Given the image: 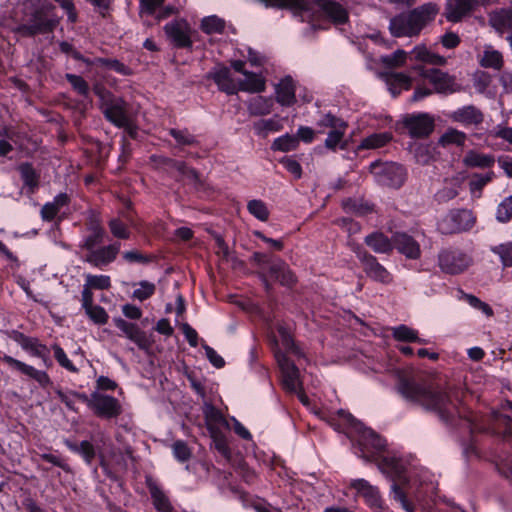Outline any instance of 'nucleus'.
I'll list each match as a JSON object with an SVG mask.
<instances>
[{
	"label": "nucleus",
	"instance_id": "338daca9",
	"mask_svg": "<svg viewBox=\"0 0 512 512\" xmlns=\"http://www.w3.org/2000/svg\"><path fill=\"white\" fill-rule=\"evenodd\" d=\"M93 91L100 100V109L107 106L109 102H112L114 99H116V97L101 84L94 85Z\"/></svg>",
	"mask_w": 512,
	"mask_h": 512
},
{
	"label": "nucleus",
	"instance_id": "0e129e2a",
	"mask_svg": "<svg viewBox=\"0 0 512 512\" xmlns=\"http://www.w3.org/2000/svg\"><path fill=\"white\" fill-rule=\"evenodd\" d=\"M173 454L180 462H185L191 457V450L184 441L178 440L172 445Z\"/></svg>",
	"mask_w": 512,
	"mask_h": 512
},
{
	"label": "nucleus",
	"instance_id": "e2e57ef3",
	"mask_svg": "<svg viewBox=\"0 0 512 512\" xmlns=\"http://www.w3.org/2000/svg\"><path fill=\"white\" fill-rule=\"evenodd\" d=\"M109 228L114 237L119 239H128L130 232L127 226L119 219H112L109 221Z\"/></svg>",
	"mask_w": 512,
	"mask_h": 512
},
{
	"label": "nucleus",
	"instance_id": "f03ea898",
	"mask_svg": "<svg viewBox=\"0 0 512 512\" xmlns=\"http://www.w3.org/2000/svg\"><path fill=\"white\" fill-rule=\"evenodd\" d=\"M437 14L433 4L422 5L410 12L401 13L390 20L389 30L395 37H413L431 22Z\"/></svg>",
	"mask_w": 512,
	"mask_h": 512
},
{
	"label": "nucleus",
	"instance_id": "c03bdc74",
	"mask_svg": "<svg viewBox=\"0 0 512 512\" xmlns=\"http://www.w3.org/2000/svg\"><path fill=\"white\" fill-rule=\"evenodd\" d=\"M299 145V141L297 137L285 134L278 138H276L272 143V150L281 151V152H289L296 150Z\"/></svg>",
	"mask_w": 512,
	"mask_h": 512
},
{
	"label": "nucleus",
	"instance_id": "2eb2a0df",
	"mask_svg": "<svg viewBox=\"0 0 512 512\" xmlns=\"http://www.w3.org/2000/svg\"><path fill=\"white\" fill-rule=\"evenodd\" d=\"M465 180L466 175L463 172L445 178L442 187L435 194L436 200L439 203H446L455 199L462 190Z\"/></svg>",
	"mask_w": 512,
	"mask_h": 512
},
{
	"label": "nucleus",
	"instance_id": "ddd939ff",
	"mask_svg": "<svg viewBox=\"0 0 512 512\" xmlns=\"http://www.w3.org/2000/svg\"><path fill=\"white\" fill-rule=\"evenodd\" d=\"M276 358L282 372L285 389L290 392H297L301 387L298 368L284 354L278 352L276 353Z\"/></svg>",
	"mask_w": 512,
	"mask_h": 512
},
{
	"label": "nucleus",
	"instance_id": "49530a36",
	"mask_svg": "<svg viewBox=\"0 0 512 512\" xmlns=\"http://www.w3.org/2000/svg\"><path fill=\"white\" fill-rule=\"evenodd\" d=\"M85 314L88 318L97 325H104L108 322L109 315L106 310L100 305H91L84 308Z\"/></svg>",
	"mask_w": 512,
	"mask_h": 512
},
{
	"label": "nucleus",
	"instance_id": "aec40b11",
	"mask_svg": "<svg viewBox=\"0 0 512 512\" xmlns=\"http://www.w3.org/2000/svg\"><path fill=\"white\" fill-rule=\"evenodd\" d=\"M405 126L412 137L423 138L432 133L434 120L428 114H420L407 118L405 120Z\"/></svg>",
	"mask_w": 512,
	"mask_h": 512
},
{
	"label": "nucleus",
	"instance_id": "774afa93",
	"mask_svg": "<svg viewBox=\"0 0 512 512\" xmlns=\"http://www.w3.org/2000/svg\"><path fill=\"white\" fill-rule=\"evenodd\" d=\"M280 163L285 167V169L290 172L296 179L301 178L302 176V168L300 163L293 159L292 157H283L280 160Z\"/></svg>",
	"mask_w": 512,
	"mask_h": 512
},
{
	"label": "nucleus",
	"instance_id": "393cba45",
	"mask_svg": "<svg viewBox=\"0 0 512 512\" xmlns=\"http://www.w3.org/2000/svg\"><path fill=\"white\" fill-rule=\"evenodd\" d=\"M146 485L149 489L154 508L158 512H173L174 508L164 490L151 478H147Z\"/></svg>",
	"mask_w": 512,
	"mask_h": 512
},
{
	"label": "nucleus",
	"instance_id": "dca6fc26",
	"mask_svg": "<svg viewBox=\"0 0 512 512\" xmlns=\"http://www.w3.org/2000/svg\"><path fill=\"white\" fill-rule=\"evenodd\" d=\"M101 110L105 118L115 126L122 128L130 125L127 103L122 98L114 99Z\"/></svg>",
	"mask_w": 512,
	"mask_h": 512
},
{
	"label": "nucleus",
	"instance_id": "79ce46f5",
	"mask_svg": "<svg viewBox=\"0 0 512 512\" xmlns=\"http://www.w3.org/2000/svg\"><path fill=\"white\" fill-rule=\"evenodd\" d=\"M282 129V125L275 119H261L253 124V130L260 137H267L271 132H278Z\"/></svg>",
	"mask_w": 512,
	"mask_h": 512
},
{
	"label": "nucleus",
	"instance_id": "a18cd8bd",
	"mask_svg": "<svg viewBox=\"0 0 512 512\" xmlns=\"http://www.w3.org/2000/svg\"><path fill=\"white\" fill-rule=\"evenodd\" d=\"M91 64L109 68L121 75H130L132 73L131 69L128 66H126L117 59L96 58L93 62H91Z\"/></svg>",
	"mask_w": 512,
	"mask_h": 512
},
{
	"label": "nucleus",
	"instance_id": "5fc2aeb1",
	"mask_svg": "<svg viewBox=\"0 0 512 512\" xmlns=\"http://www.w3.org/2000/svg\"><path fill=\"white\" fill-rule=\"evenodd\" d=\"M156 290L154 283L149 281H141L138 283V287L133 291L132 297L139 301H145L149 299Z\"/></svg>",
	"mask_w": 512,
	"mask_h": 512
},
{
	"label": "nucleus",
	"instance_id": "6e6d98bb",
	"mask_svg": "<svg viewBox=\"0 0 512 512\" xmlns=\"http://www.w3.org/2000/svg\"><path fill=\"white\" fill-rule=\"evenodd\" d=\"M512 218V195L503 199L497 207L496 219L506 223Z\"/></svg>",
	"mask_w": 512,
	"mask_h": 512
},
{
	"label": "nucleus",
	"instance_id": "4c0bfd02",
	"mask_svg": "<svg viewBox=\"0 0 512 512\" xmlns=\"http://www.w3.org/2000/svg\"><path fill=\"white\" fill-rule=\"evenodd\" d=\"M272 107L273 101L271 98L257 96L250 101L248 110L251 115L263 116L271 113Z\"/></svg>",
	"mask_w": 512,
	"mask_h": 512
},
{
	"label": "nucleus",
	"instance_id": "9b49d317",
	"mask_svg": "<svg viewBox=\"0 0 512 512\" xmlns=\"http://www.w3.org/2000/svg\"><path fill=\"white\" fill-rule=\"evenodd\" d=\"M484 0H447L444 15L447 21L457 23L470 16Z\"/></svg>",
	"mask_w": 512,
	"mask_h": 512
},
{
	"label": "nucleus",
	"instance_id": "864d4df0",
	"mask_svg": "<svg viewBox=\"0 0 512 512\" xmlns=\"http://www.w3.org/2000/svg\"><path fill=\"white\" fill-rule=\"evenodd\" d=\"M491 251L500 257L504 266H512V241L494 246Z\"/></svg>",
	"mask_w": 512,
	"mask_h": 512
},
{
	"label": "nucleus",
	"instance_id": "09e8293b",
	"mask_svg": "<svg viewBox=\"0 0 512 512\" xmlns=\"http://www.w3.org/2000/svg\"><path fill=\"white\" fill-rule=\"evenodd\" d=\"M224 28V21L217 16L205 17L201 22V29L207 34L222 33Z\"/></svg>",
	"mask_w": 512,
	"mask_h": 512
},
{
	"label": "nucleus",
	"instance_id": "b1692460",
	"mask_svg": "<svg viewBox=\"0 0 512 512\" xmlns=\"http://www.w3.org/2000/svg\"><path fill=\"white\" fill-rule=\"evenodd\" d=\"M488 22L498 33L512 30V8H500L488 14Z\"/></svg>",
	"mask_w": 512,
	"mask_h": 512
},
{
	"label": "nucleus",
	"instance_id": "e433bc0d",
	"mask_svg": "<svg viewBox=\"0 0 512 512\" xmlns=\"http://www.w3.org/2000/svg\"><path fill=\"white\" fill-rule=\"evenodd\" d=\"M392 140L389 132L374 133L365 137L358 146L359 150L377 149L385 146Z\"/></svg>",
	"mask_w": 512,
	"mask_h": 512
},
{
	"label": "nucleus",
	"instance_id": "423d86ee",
	"mask_svg": "<svg viewBox=\"0 0 512 512\" xmlns=\"http://www.w3.org/2000/svg\"><path fill=\"white\" fill-rule=\"evenodd\" d=\"M472 264V258L459 249H444L438 254V265L442 272L456 275Z\"/></svg>",
	"mask_w": 512,
	"mask_h": 512
},
{
	"label": "nucleus",
	"instance_id": "37998d69",
	"mask_svg": "<svg viewBox=\"0 0 512 512\" xmlns=\"http://www.w3.org/2000/svg\"><path fill=\"white\" fill-rule=\"evenodd\" d=\"M346 129L347 123H344L341 125V127H337L333 130H330L324 142L325 147L332 151H335L337 147L343 149L345 145L341 143L345 135Z\"/></svg>",
	"mask_w": 512,
	"mask_h": 512
},
{
	"label": "nucleus",
	"instance_id": "8fccbe9b",
	"mask_svg": "<svg viewBox=\"0 0 512 512\" xmlns=\"http://www.w3.org/2000/svg\"><path fill=\"white\" fill-rule=\"evenodd\" d=\"M204 416L205 421L210 430L214 428V426L221 425L225 423V419L222 413L212 405H206L204 408Z\"/></svg>",
	"mask_w": 512,
	"mask_h": 512
},
{
	"label": "nucleus",
	"instance_id": "052dcab7",
	"mask_svg": "<svg viewBox=\"0 0 512 512\" xmlns=\"http://www.w3.org/2000/svg\"><path fill=\"white\" fill-rule=\"evenodd\" d=\"M463 299L473 308L480 310L487 317L493 316L492 308L485 302L481 301L479 298L472 294H463Z\"/></svg>",
	"mask_w": 512,
	"mask_h": 512
},
{
	"label": "nucleus",
	"instance_id": "9d476101",
	"mask_svg": "<svg viewBox=\"0 0 512 512\" xmlns=\"http://www.w3.org/2000/svg\"><path fill=\"white\" fill-rule=\"evenodd\" d=\"M167 38L177 48H190L192 46V28L185 19H175L164 26Z\"/></svg>",
	"mask_w": 512,
	"mask_h": 512
},
{
	"label": "nucleus",
	"instance_id": "473e14b6",
	"mask_svg": "<svg viewBox=\"0 0 512 512\" xmlns=\"http://www.w3.org/2000/svg\"><path fill=\"white\" fill-rule=\"evenodd\" d=\"M416 61L424 62L435 66H444L447 59L429 50L425 45H417L411 52Z\"/></svg>",
	"mask_w": 512,
	"mask_h": 512
},
{
	"label": "nucleus",
	"instance_id": "7c9ffc66",
	"mask_svg": "<svg viewBox=\"0 0 512 512\" xmlns=\"http://www.w3.org/2000/svg\"><path fill=\"white\" fill-rule=\"evenodd\" d=\"M494 163L495 157L492 154H484L475 150H469L463 158V164L469 168H491Z\"/></svg>",
	"mask_w": 512,
	"mask_h": 512
},
{
	"label": "nucleus",
	"instance_id": "603ef678",
	"mask_svg": "<svg viewBox=\"0 0 512 512\" xmlns=\"http://www.w3.org/2000/svg\"><path fill=\"white\" fill-rule=\"evenodd\" d=\"M407 52L402 49H398L390 55L381 57V62L390 68L401 67L406 63Z\"/></svg>",
	"mask_w": 512,
	"mask_h": 512
},
{
	"label": "nucleus",
	"instance_id": "13d9d810",
	"mask_svg": "<svg viewBox=\"0 0 512 512\" xmlns=\"http://www.w3.org/2000/svg\"><path fill=\"white\" fill-rule=\"evenodd\" d=\"M494 177V173L492 171L487 172L486 174H476L473 179L469 183L470 191L472 194L476 192L481 193V190L485 185H487Z\"/></svg>",
	"mask_w": 512,
	"mask_h": 512
},
{
	"label": "nucleus",
	"instance_id": "72a5a7b5",
	"mask_svg": "<svg viewBox=\"0 0 512 512\" xmlns=\"http://www.w3.org/2000/svg\"><path fill=\"white\" fill-rule=\"evenodd\" d=\"M385 79L394 96L401 90H409L412 87V78L405 73H387Z\"/></svg>",
	"mask_w": 512,
	"mask_h": 512
},
{
	"label": "nucleus",
	"instance_id": "2f4dec72",
	"mask_svg": "<svg viewBox=\"0 0 512 512\" xmlns=\"http://www.w3.org/2000/svg\"><path fill=\"white\" fill-rule=\"evenodd\" d=\"M269 272L271 277L275 278L284 286L291 287L296 283V276L288 265L281 260L273 263L269 268Z\"/></svg>",
	"mask_w": 512,
	"mask_h": 512
},
{
	"label": "nucleus",
	"instance_id": "c9c22d12",
	"mask_svg": "<svg viewBox=\"0 0 512 512\" xmlns=\"http://www.w3.org/2000/svg\"><path fill=\"white\" fill-rule=\"evenodd\" d=\"M365 243L376 253H389L393 249V240L380 232L366 236Z\"/></svg>",
	"mask_w": 512,
	"mask_h": 512
},
{
	"label": "nucleus",
	"instance_id": "4d7b16f0",
	"mask_svg": "<svg viewBox=\"0 0 512 512\" xmlns=\"http://www.w3.org/2000/svg\"><path fill=\"white\" fill-rule=\"evenodd\" d=\"M66 79L79 95L84 97L89 95V85L83 77L75 74H66Z\"/></svg>",
	"mask_w": 512,
	"mask_h": 512
},
{
	"label": "nucleus",
	"instance_id": "a211bd4d",
	"mask_svg": "<svg viewBox=\"0 0 512 512\" xmlns=\"http://www.w3.org/2000/svg\"><path fill=\"white\" fill-rule=\"evenodd\" d=\"M350 487L353 488L359 496L363 497L371 508L376 510L382 509V499L378 488L371 485L367 480L354 479L350 482Z\"/></svg>",
	"mask_w": 512,
	"mask_h": 512
},
{
	"label": "nucleus",
	"instance_id": "f257e3e1",
	"mask_svg": "<svg viewBox=\"0 0 512 512\" xmlns=\"http://www.w3.org/2000/svg\"><path fill=\"white\" fill-rule=\"evenodd\" d=\"M398 391L408 401L436 412L444 421H448L452 414L453 406L446 393L433 392L425 386L410 381H402Z\"/></svg>",
	"mask_w": 512,
	"mask_h": 512
},
{
	"label": "nucleus",
	"instance_id": "a878e982",
	"mask_svg": "<svg viewBox=\"0 0 512 512\" xmlns=\"http://www.w3.org/2000/svg\"><path fill=\"white\" fill-rule=\"evenodd\" d=\"M317 5L336 24H343L348 20L347 10L334 0H318Z\"/></svg>",
	"mask_w": 512,
	"mask_h": 512
},
{
	"label": "nucleus",
	"instance_id": "c85d7f7f",
	"mask_svg": "<svg viewBox=\"0 0 512 512\" xmlns=\"http://www.w3.org/2000/svg\"><path fill=\"white\" fill-rule=\"evenodd\" d=\"M479 65L483 68L501 70L504 65L503 55L492 45H485L481 56L478 58Z\"/></svg>",
	"mask_w": 512,
	"mask_h": 512
},
{
	"label": "nucleus",
	"instance_id": "20e7f679",
	"mask_svg": "<svg viewBox=\"0 0 512 512\" xmlns=\"http://www.w3.org/2000/svg\"><path fill=\"white\" fill-rule=\"evenodd\" d=\"M23 10L30 11L28 19L21 17L19 31L25 35H36L51 32L59 23L57 18H47L42 10L35 9L30 0L23 2Z\"/></svg>",
	"mask_w": 512,
	"mask_h": 512
},
{
	"label": "nucleus",
	"instance_id": "ea45409f",
	"mask_svg": "<svg viewBox=\"0 0 512 512\" xmlns=\"http://www.w3.org/2000/svg\"><path fill=\"white\" fill-rule=\"evenodd\" d=\"M392 336L395 340L401 342L425 343L423 339L418 337V332L416 330L403 324L392 328Z\"/></svg>",
	"mask_w": 512,
	"mask_h": 512
},
{
	"label": "nucleus",
	"instance_id": "bb28decb",
	"mask_svg": "<svg viewBox=\"0 0 512 512\" xmlns=\"http://www.w3.org/2000/svg\"><path fill=\"white\" fill-rule=\"evenodd\" d=\"M276 100L282 106H291L295 103V83L289 76L280 80L275 88Z\"/></svg>",
	"mask_w": 512,
	"mask_h": 512
},
{
	"label": "nucleus",
	"instance_id": "cd10ccee",
	"mask_svg": "<svg viewBox=\"0 0 512 512\" xmlns=\"http://www.w3.org/2000/svg\"><path fill=\"white\" fill-rule=\"evenodd\" d=\"M211 75L221 91L231 95L238 92V82L232 78L229 68L218 67Z\"/></svg>",
	"mask_w": 512,
	"mask_h": 512
},
{
	"label": "nucleus",
	"instance_id": "5701e85b",
	"mask_svg": "<svg viewBox=\"0 0 512 512\" xmlns=\"http://www.w3.org/2000/svg\"><path fill=\"white\" fill-rule=\"evenodd\" d=\"M450 118L464 126L479 125L484 120L483 113L473 105L458 108L451 113Z\"/></svg>",
	"mask_w": 512,
	"mask_h": 512
},
{
	"label": "nucleus",
	"instance_id": "680f3d73",
	"mask_svg": "<svg viewBox=\"0 0 512 512\" xmlns=\"http://www.w3.org/2000/svg\"><path fill=\"white\" fill-rule=\"evenodd\" d=\"M169 134L176 140L180 145H194L196 144V138L188 130L170 129Z\"/></svg>",
	"mask_w": 512,
	"mask_h": 512
},
{
	"label": "nucleus",
	"instance_id": "69168bd1",
	"mask_svg": "<svg viewBox=\"0 0 512 512\" xmlns=\"http://www.w3.org/2000/svg\"><path fill=\"white\" fill-rule=\"evenodd\" d=\"M344 123L345 122L342 119L337 118L331 113H327L318 120L317 126L320 128H329L330 130H333L337 127H341V125Z\"/></svg>",
	"mask_w": 512,
	"mask_h": 512
},
{
	"label": "nucleus",
	"instance_id": "7ed1b4c3",
	"mask_svg": "<svg viewBox=\"0 0 512 512\" xmlns=\"http://www.w3.org/2000/svg\"><path fill=\"white\" fill-rule=\"evenodd\" d=\"M476 223L473 212L466 208L449 210L437 223V229L441 234L452 235L469 231Z\"/></svg>",
	"mask_w": 512,
	"mask_h": 512
},
{
	"label": "nucleus",
	"instance_id": "39448f33",
	"mask_svg": "<svg viewBox=\"0 0 512 512\" xmlns=\"http://www.w3.org/2000/svg\"><path fill=\"white\" fill-rule=\"evenodd\" d=\"M419 75L428 80L433 86L435 93L452 94L461 90V86L456 82L454 76L439 69H426L423 66H415L413 68Z\"/></svg>",
	"mask_w": 512,
	"mask_h": 512
},
{
	"label": "nucleus",
	"instance_id": "de8ad7c7",
	"mask_svg": "<svg viewBox=\"0 0 512 512\" xmlns=\"http://www.w3.org/2000/svg\"><path fill=\"white\" fill-rule=\"evenodd\" d=\"M247 209L251 215L258 220L265 222L269 218V210L262 200L253 199L248 202Z\"/></svg>",
	"mask_w": 512,
	"mask_h": 512
},
{
	"label": "nucleus",
	"instance_id": "f704fd0d",
	"mask_svg": "<svg viewBox=\"0 0 512 512\" xmlns=\"http://www.w3.org/2000/svg\"><path fill=\"white\" fill-rule=\"evenodd\" d=\"M69 203V197L65 193L56 195L52 202L46 203L41 209V217L44 221H52L60 209Z\"/></svg>",
	"mask_w": 512,
	"mask_h": 512
},
{
	"label": "nucleus",
	"instance_id": "412c9836",
	"mask_svg": "<svg viewBox=\"0 0 512 512\" xmlns=\"http://www.w3.org/2000/svg\"><path fill=\"white\" fill-rule=\"evenodd\" d=\"M361 457L369 460L385 447V441L372 430H365L358 441Z\"/></svg>",
	"mask_w": 512,
	"mask_h": 512
},
{
	"label": "nucleus",
	"instance_id": "6e6552de",
	"mask_svg": "<svg viewBox=\"0 0 512 512\" xmlns=\"http://www.w3.org/2000/svg\"><path fill=\"white\" fill-rule=\"evenodd\" d=\"M353 251L357 254L368 277L384 284L392 282L391 273L374 256L368 254L359 245H353Z\"/></svg>",
	"mask_w": 512,
	"mask_h": 512
},
{
	"label": "nucleus",
	"instance_id": "bf43d9fd",
	"mask_svg": "<svg viewBox=\"0 0 512 512\" xmlns=\"http://www.w3.org/2000/svg\"><path fill=\"white\" fill-rule=\"evenodd\" d=\"M52 349L54 351V357H55V359L57 360V362L59 363L60 366H62L63 368H65L66 370H68L70 372H77L78 371L76 366L68 358V356L65 353V351L58 344L52 345Z\"/></svg>",
	"mask_w": 512,
	"mask_h": 512
},
{
	"label": "nucleus",
	"instance_id": "f8f14e48",
	"mask_svg": "<svg viewBox=\"0 0 512 512\" xmlns=\"http://www.w3.org/2000/svg\"><path fill=\"white\" fill-rule=\"evenodd\" d=\"M113 322L123 335L134 342L140 349L147 350L150 348L151 342L148 336L137 324L128 322L121 317L114 318Z\"/></svg>",
	"mask_w": 512,
	"mask_h": 512
},
{
	"label": "nucleus",
	"instance_id": "3c124183",
	"mask_svg": "<svg viewBox=\"0 0 512 512\" xmlns=\"http://www.w3.org/2000/svg\"><path fill=\"white\" fill-rule=\"evenodd\" d=\"M85 283L97 290H107L111 287V279L108 275L86 274Z\"/></svg>",
	"mask_w": 512,
	"mask_h": 512
},
{
	"label": "nucleus",
	"instance_id": "a19ab883",
	"mask_svg": "<svg viewBox=\"0 0 512 512\" xmlns=\"http://www.w3.org/2000/svg\"><path fill=\"white\" fill-rule=\"evenodd\" d=\"M89 229L91 231L90 235L81 244V248L86 249L88 253L93 251L103 241L104 237V230L98 223L92 224Z\"/></svg>",
	"mask_w": 512,
	"mask_h": 512
},
{
	"label": "nucleus",
	"instance_id": "0eeeda50",
	"mask_svg": "<svg viewBox=\"0 0 512 512\" xmlns=\"http://www.w3.org/2000/svg\"><path fill=\"white\" fill-rule=\"evenodd\" d=\"M370 170L381 185L389 187H400L406 176L405 169L401 165L393 162H374L370 165Z\"/></svg>",
	"mask_w": 512,
	"mask_h": 512
},
{
	"label": "nucleus",
	"instance_id": "58836bf2",
	"mask_svg": "<svg viewBox=\"0 0 512 512\" xmlns=\"http://www.w3.org/2000/svg\"><path fill=\"white\" fill-rule=\"evenodd\" d=\"M466 141V134L454 128H450L439 138V145L442 147L463 146Z\"/></svg>",
	"mask_w": 512,
	"mask_h": 512
},
{
	"label": "nucleus",
	"instance_id": "4468645a",
	"mask_svg": "<svg viewBox=\"0 0 512 512\" xmlns=\"http://www.w3.org/2000/svg\"><path fill=\"white\" fill-rule=\"evenodd\" d=\"M13 339L21 346L23 350L28 352L31 356L42 359L46 366L50 365L49 349L37 338L26 336L20 332H14Z\"/></svg>",
	"mask_w": 512,
	"mask_h": 512
},
{
	"label": "nucleus",
	"instance_id": "6ab92c4d",
	"mask_svg": "<svg viewBox=\"0 0 512 512\" xmlns=\"http://www.w3.org/2000/svg\"><path fill=\"white\" fill-rule=\"evenodd\" d=\"M120 250V244L114 243L111 245H107L101 247L99 249H94L87 253L84 258V261L91 264L94 267H103L107 266L111 262H113Z\"/></svg>",
	"mask_w": 512,
	"mask_h": 512
},
{
	"label": "nucleus",
	"instance_id": "c756f323",
	"mask_svg": "<svg viewBox=\"0 0 512 512\" xmlns=\"http://www.w3.org/2000/svg\"><path fill=\"white\" fill-rule=\"evenodd\" d=\"M244 79L238 82V91L260 93L266 88L265 78L261 74L243 72Z\"/></svg>",
	"mask_w": 512,
	"mask_h": 512
},
{
	"label": "nucleus",
	"instance_id": "4be33fe9",
	"mask_svg": "<svg viewBox=\"0 0 512 512\" xmlns=\"http://www.w3.org/2000/svg\"><path fill=\"white\" fill-rule=\"evenodd\" d=\"M392 240L393 247L407 258L417 259L420 257V245L412 236L403 232H397L392 236Z\"/></svg>",
	"mask_w": 512,
	"mask_h": 512
},
{
	"label": "nucleus",
	"instance_id": "f3484780",
	"mask_svg": "<svg viewBox=\"0 0 512 512\" xmlns=\"http://www.w3.org/2000/svg\"><path fill=\"white\" fill-rule=\"evenodd\" d=\"M0 359L11 368L16 369L22 374L35 380L41 387L45 388L51 384V379L45 371L37 370L33 366L17 360L9 355H4Z\"/></svg>",
	"mask_w": 512,
	"mask_h": 512
},
{
	"label": "nucleus",
	"instance_id": "1a4fd4ad",
	"mask_svg": "<svg viewBox=\"0 0 512 512\" xmlns=\"http://www.w3.org/2000/svg\"><path fill=\"white\" fill-rule=\"evenodd\" d=\"M87 404L93 412L103 418H115L122 412L121 404L113 396L92 393L90 399L87 398Z\"/></svg>",
	"mask_w": 512,
	"mask_h": 512
}]
</instances>
